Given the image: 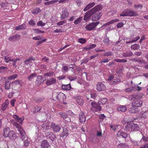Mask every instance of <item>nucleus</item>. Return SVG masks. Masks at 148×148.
<instances>
[{"instance_id": "4d7b16f0", "label": "nucleus", "mask_w": 148, "mask_h": 148, "mask_svg": "<svg viewBox=\"0 0 148 148\" xmlns=\"http://www.w3.org/2000/svg\"><path fill=\"white\" fill-rule=\"evenodd\" d=\"M45 25V23H43V22L42 21H38L37 23V25L38 26H43Z\"/></svg>"}, {"instance_id": "f257e3e1", "label": "nucleus", "mask_w": 148, "mask_h": 148, "mask_svg": "<svg viewBox=\"0 0 148 148\" xmlns=\"http://www.w3.org/2000/svg\"><path fill=\"white\" fill-rule=\"evenodd\" d=\"M140 129L139 126L137 124L133 123L128 124L125 126L124 130L127 132H129L130 131H137Z\"/></svg>"}, {"instance_id": "dca6fc26", "label": "nucleus", "mask_w": 148, "mask_h": 148, "mask_svg": "<svg viewBox=\"0 0 148 148\" xmlns=\"http://www.w3.org/2000/svg\"><path fill=\"white\" fill-rule=\"evenodd\" d=\"M21 36L18 34H16L14 35L10 36L8 38L9 40L10 41H14L16 40H18L20 39Z\"/></svg>"}, {"instance_id": "338daca9", "label": "nucleus", "mask_w": 148, "mask_h": 148, "mask_svg": "<svg viewBox=\"0 0 148 148\" xmlns=\"http://www.w3.org/2000/svg\"><path fill=\"white\" fill-rule=\"evenodd\" d=\"M107 99L106 98H102L101 100V102L103 104H104L107 102Z\"/></svg>"}, {"instance_id": "412c9836", "label": "nucleus", "mask_w": 148, "mask_h": 148, "mask_svg": "<svg viewBox=\"0 0 148 148\" xmlns=\"http://www.w3.org/2000/svg\"><path fill=\"white\" fill-rule=\"evenodd\" d=\"M11 131L10 130V128L9 127H5L3 129V136L5 137H8V135L10 133V132Z\"/></svg>"}, {"instance_id": "20e7f679", "label": "nucleus", "mask_w": 148, "mask_h": 148, "mask_svg": "<svg viewBox=\"0 0 148 148\" xmlns=\"http://www.w3.org/2000/svg\"><path fill=\"white\" fill-rule=\"evenodd\" d=\"M99 23V21L92 23L86 25L85 28L88 31L92 30L95 29L96 27Z\"/></svg>"}, {"instance_id": "5701e85b", "label": "nucleus", "mask_w": 148, "mask_h": 148, "mask_svg": "<svg viewBox=\"0 0 148 148\" xmlns=\"http://www.w3.org/2000/svg\"><path fill=\"white\" fill-rule=\"evenodd\" d=\"M129 97L131 99L134 100L135 99H140L142 98V96L139 95L134 94L131 95H130Z\"/></svg>"}, {"instance_id": "2f4dec72", "label": "nucleus", "mask_w": 148, "mask_h": 148, "mask_svg": "<svg viewBox=\"0 0 148 148\" xmlns=\"http://www.w3.org/2000/svg\"><path fill=\"white\" fill-rule=\"evenodd\" d=\"M77 103L79 105L82 106L84 104V101L81 98L80 96H78L76 98Z\"/></svg>"}, {"instance_id": "9b49d317", "label": "nucleus", "mask_w": 148, "mask_h": 148, "mask_svg": "<svg viewBox=\"0 0 148 148\" xmlns=\"http://www.w3.org/2000/svg\"><path fill=\"white\" fill-rule=\"evenodd\" d=\"M103 9V6L101 4H99L95 6L94 8L91 9L94 14L95 12L101 11Z\"/></svg>"}, {"instance_id": "e433bc0d", "label": "nucleus", "mask_w": 148, "mask_h": 148, "mask_svg": "<svg viewBox=\"0 0 148 148\" xmlns=\"http://www.w3.org/2000/svg\"><path fill=\"white\" fill-rule=\"evenodd\" d=\"M96 45L94 44H91L89 46H86L84 48V49L86 50H90L91 49L95 48L96 47Z\"/></svg>"}, {"instance_id": "7c9ffc66", "label": "nucleus", "mask_w": 148, "mask_h": 148, "mask_svg": "<svg viewBox=\"0 0 148 148\" xmlns=\"http://www.w3.org/2000/svg\"><path fill=\"white\" fill-rule=\"evenodd\" d=\"M117 110L119 111L125 112L127 110V107L125 106L120 105L117 108Z\"/></svg>"}, {"instance_id": "c03bdc74", "label": "nucleus", "mask_w": 148, "mask_h": 148, "mask_svg": "<svg viewBox=\"0 0 148 148\" xmlns=\"http://www.w3.org/2000/svg\"><path fill=\"white\" fill-rule=\"evenodd\" d=\"M4 58L5 61L6 63H9L10 61H12L13 60H12V57H6L5 56H4Z\"/></svg>"}, {"instance_id": "09e8293b", "label": "nucleus", "mask_w": 148, "mask_h": 148, "mask_svg": "<svg viewBox=\"0 0 148 148\" xmlns=\"http://www.w3.org/2000/svg\"><path fill=\"white\" fill-rule=\"evenodd\" d=\"M12 60H13L12 61V65L13 66L16 67V63L17 61L20 60V59L18 58H16L15 59L12 58Z\"/></svg>"}, {"instance_id": "b1692460", "label": "nucleus", "mask_w": 148, "mask_h": 148, "mask_svg": "<svg viewBox=\"0 0 148 148\" xmlns=\"http://www.w3.org/2000/svg\"><path fill=\"white\" fill-rule=\"evenodd\" d=\"M95 5V2H92L89 3L84 9L83 11L84 12H86L89 9L94 6Z\"/></svg>"}, {"instance_id": "37998d69", "label": "nucleus", "mask_w": 148, "mask_h": 148, "mask_svg": "<svg viewBox=\"0 0 148 148\" xmlns=\"http://www.w3.org/2000/svg\"><path fill=\"white\" fill-rule=\"evenodd\" d=\"M58 0H54L44 3L45 5H50L53 4L55 2L58 1Z\"/></svg>"}, {"instance_id": "a18cd8bd", "label": "nucleus", "mask_w": 148, "mask_h": 148, "mask_svg": "<svg viewBox=\"0 0 148 148\" xmlns=\"http://www.w3.org/2000/svg\"><path fill=\"white\" fill-rule=\"evenodd\" d=\"M49 126V124L48 123H44L41 125V127L43 129H47Z\"/></svg>"}, {"instance_id": "72a5a7b5", "label": "nucleus", "mask_w": 148, "mask_h": 148, "mask_svg": "<svg viewBox=\"0 0 148 148\" xmlns=\"http://www.w3.org/2000/svg\"><path fill=\"white\" fill-rule=\"evenodd\" d=\"M136 90V88L133 87H131L129 88H126L125 91L126 92H131L135 91Z\"/></svg>"}, {"instance_id": "052dcab7", "label": "nucleus", "mask_w": 148, "mask_h": 148, "mask_svg": "<svg viewBox=\"0 0 148 148\" xmlns=\"http://www.w3.org/2000/svg\"><path fill=\"white\" fill-rule=\"evenodd\" d=\"M29 24L32 26H34L36 25L35 21L33 20H31L28 22Z\"/></svg>"}, {"instance_id": "6ab92c4d", "label": "nucleus", "mask_w": 148, "mask_h": 148, "mask_svg": "<svg viewBox=\"0 0 148 148\" xmlns=\"http://www.w3.org/2000/svg\"><path fill=\"white\" fill-rule=\"evenodd\" d=\"M79 122L81 123H83L86 121V118L84 113L82 112L79 114Z\"/></svg>"}, {"instance_id": "1a4fd4ad", "label": "nucleus", "mask_w": 148, "mask_h": 148, "mask_svg": "<svg viewBox=\"0 0 148 148\" xmlns=\"http://www.w3.org/2000/svg\"><path fill=\"white\" fill-rule=\"evenodd\" d=\"M69 14V13L67 9H65L62 12V14H61V16L60 17V19H65L68 17Z\"/></svg>"}, {"instance_id": "69168bd1", "label": "nucleus", "mask_w": 148, "mask_h": 148, "mask_svg": "<svg viewBox=\"0 0 148 148\" xmlns=\"http://www.w3.org/2000/svg\"><path fill=\"white\" fill-rule=\"evenodd\" d=\"M134 7L136 9H141L143 7V5L140 4H138L137 5L135 4L134 5Z\"/></svg>"}, {"instance_id": "c9c22d12", "label": "nucleus", "mask_w": 148, "mask_h": 148, "mask_svg": "<svg viewBox=\"0 0 148 148\" xmlns=\"http://www.w3.org/2000/svg\"><path fill=\"white\" fill-rule=\"evenodd\" d=\"M68 131L66 129H63V131L60 134V136L63 138L64 136H66L68 135Z\"/></svg>"}, {"instance_id": "49530a36", "label": "nucleus", "mask_w": 148, "mask_h": 148, "mask_svg": "<svg viewBox=\"0 0 148 148\" xmlns=\"http://www.w3.org/2000/svg\"><path fill=\"white\" fill-rule=\"evenodd\" d=\"M8 68L5 66H2L0 67V73H4L7 71Z\"/></svg>"}, {"instance_id": "0eeeda50", "label": "nucleus", "mask_w": 148, "mask_h": 148, "mask_svg": "<svg viewBox=\"0 0 148 148\" xmlns=\"http://www.w3.org/2000/svg\"><path fill=\"white\" fill-rule=\"evenodd\" d=\"M56 98L60 102L63 101L66 99L65 95L62 92H60L57 95Z\"/></svg>"}, {"instance_id": "8fccbe9b", "label": "nucleus", "mask_w": 148, "mask_h": 148, "mask_svg": "<svg viewBox=\"0 0 148 148\" xmlns=\"http://www.w3.org/2000/svg\"><path fill=\"white\" fill-rule=\"evenodd\" d=\"M82 19V17H79L77 20L74 21V23L76 25L78 24L81 22Z\"/></svg>"}, {"instance_id": "e2e57ef3", "label": "nucleus", "mask_w": 148, "mask_h": 148, "mask_svg": "<svg viewBox=\"0 0 148 148\" xmlns=\"http://www.w3.org/2000/svg\"><path fill=\"white\" fill-rule=\"evenodd\" d=\"M124 25V24L123 23L121 22L117 24L116 26L118 28H120L123 27Z\"/></svg>"}, {"instance_id": "4c0bfd02", "label": "nucleus", "mask_w": 148, "mask_h": 148, "mask_svg": "<svg viewBox=\"0 0 148 148\" xmlns=\"http://www.w3.org/2000/svg\"><path fill=\"white\" fill-rule=\"evenodd\" d=\"M44 75L45 76L47 77H50L55 76V75L54 72L52 71H50L48 73H45L44 74Z\"/></svg>"}, {"instance_id": "c756f323", "label": "nucleus", "mask_w": 148, "mask_h": 148, "mask_svg": "<svg viewBox=\"0 0 148 148\" xmlns=\"http://www.w3.org/2000/svg\"><path fill=\"white\" fill-rule=\"evenodd\" d=\"M26 28V26L25 23H23L22 24L17 26L15 27V29L16 30H18L21 29H25Z\"/></svg>"}, {"instance_id": "79ce46f5", "label": "nucleus", "mask_w": 148, "mask_h": 148, "mask_svg": "<svg viewBox=\"0 0 148 148\" xmlns=\"http://www.w3.org/2000/svg\"><path fill=\"white\" fill-rule=\"evenodd\" d=\"M128 146L125 144L120 143L117 145V148H128Z\"/></svg>"}, {"instance_id": "5fc2aeb1", "label": "nucleus", "mask_w": 148, "mask_h": 148, "mask_svg": "<svg viewBox=\"0 0 148 148\" xmlns=\"http://www.w3.org/2000/svg\"><path fill=\"white\" fill-rule=\"evenodd\" d=\"M34 100L37 102L39 103L43 100V99L41 97H38L34 99Z\"/></svg>"}, {"instance_id": "f3484780", "label": "nucleus", "mask_w": 148, "mask_h": 148, "mask_svg": "<svg viewBox=\"0 0 148 148\" xmlns=\"http://www.w3.org/2000/svg\"><path fill=\"white\" fill-rule=\"evenodd\" d=\"M56 80L55 78H51L46 81V84L47 86H49L56 83Z\"/></svg>"}, {"instance_id": "7ed1b4c3", "label": "nucleus", "mask_w": 148, "mask_h": 148, "mask_svg": "<svg viewBox=\"0 0 148 148\" xmlns=\"http://www.w3.org/2000/svg\"><path fill=\"white\" fill-rule=\"evenodd\" d=\"M21 133V139L22 141H24V145L23 147V148L24 147H27L30 143V141L29 139L28 138V137L26 135L25 133Z\"/></svg>"}, {"instance_id": "bf43d9fd", "label": "nucleus", "mask_w": 148, "mask_h": 148, "mask_svg": "<svg viewBox=\"0 0 148 148\" xmlns=\"http://www.w3.org/2000/svg\"><path fill=\"white\" fill-rule=\"evenodd\" d=\"M113 55V53L110 51L107 52L103 54V56H110Z\"/></svg>"}, {"instance_id": "39448f33", "label": "nucleus", "mask_w": 148, "mask_h": 148, "mask_svg": "<svg viewBox=\"0 0 148 148\" xmlns=\"http://www.w3.org/2000/svg\"><path fill=\"white\" fill-rule=\"evenodd\" d=\"M94 14L91 9L88 10L85 14L84 17V20L85 21L89 20L91 16Z\"/></svg>"}, {"instance_id": "de8ad7c7", "label": "nucleus", "mask_w": 148, "mask_h": 148, "mask_svg": "<svg viewBox=\"0 0 148 148\" xmlns=\"http://www.w3.org/2000/svg\"><path fill=\"white\" fill-rule=\"evenodd\" d=\"M94 108L95 111L97 112L98 111H100L101 110V107L99 104H98Z\"/></svg>"}, {"instance_id": "4be33fe9", "label": "nucleus", "mask_w": 148, "mask_h": 148, "mask_svg": "<svg viewBox=\"0 0 148 148\" xmlns=\"http://www.w3.org/2000/svg\"><path fill=\"white\" fill-rule=\"evenodd\" d=\"M11 88L10 82L8 79H6L4 82V88L6 90H9Z\"/></svg>"}, {"instance_id": "a878e982", "label": "nucleus", "mask_w": 148, "mask_h": 148, "mask_svg": "<svg viewBox=\"0 0 148 148\" xmlns=\"http://www.w3.org/2000/svg\"><path fill=\"white\" fill-rule=\"evenodd\" d=\"M42 78L43 77L41 75H39L37 76V79L36 82L37 85L39 86L43 82V81L42 82Z\"/></svg>"}, {"instance_id": "6e6d98bb", "label": "nucleus", "mask_w": 148, "mask_h": 148, "mask_svg": "<svg viewBox=\"0 0 148 148\" xmlns=\"http://www.w3.org/2000/svg\"><path fill=\"white\" fill-rule=\"evenodd\" d=\"M60 114L61 116L64 119L67 117L68 115L65 113L60 112Z\"/></svg>"}, {"instance_id": "3c124183", "label": "nucleus", "mask_w": 148, "mask_h": 148, "mask_svg": "<svg viewBox=\"0 0 148 148\" xmlns=\"http://www.w3.org/2000/svg\"><path fill=\"white\" fill-rule=\"evenodd\" d=\"M103 41L105 44L107 45L109 44L110 40L108 38L106 37L104 39Z\"/></svg>"}, {"instance_id": "680f3d73", "label": "nucleus", "mask_w": 148, "mask_h": 148, "mask_svg": "<svg viewBox=\"0 0 148 148\" xmlns=\"http://www.w3.org/2000/svg\"><path fill=\"white\" fill-rule=\"evenodd\" d=\"M42 38L40 36H35L32 38V39L35 40H38L42 39Z\"/></svg>"}, {"instance_id": "f704fd0d", "label": "nucleus", "mask_w": 148, "mask_h": 148, "mask_svg": "<svg viewBox=\"0 0 148 148\" xmlns=\"http://www.w3.org/2000/svg\"><path fill=\"white\" fill-rule=\"evenodd\" d=\"M133 55V53L131 51L123 53L122 54V55L124 57H131Z\"/></svg>"}, {"instance_id": "603ef678", "label": "nucleus", "mask_w": 148, "mask_h": 148, "mask_svg": "<svg viewBox=\"0 0 148 148\" xmlns=\"http://www.w3.org/2000/svg\"><path fill=\"white\" fill-rule=\"evenodd\" d=\"M18 76V75L16 74H15L14 75H13L12 76H9L8 77V79H10V80H13L14 79L16 78H17Z\"/></svg>"}, {"instance_id": "473e14b6", "label": "nucleus", "mask_w": 148, "mask_h": 148, "mask_svg": "<svg viewBox=\"0 0 148 148\" xmlns=\"http://www.w3.org/2000/svg\"><path fill=\"white\" fill-rule=\"evenodd\" d=\"M119 21V20L118 19H113V20H111L110 21H109V22H108L107 23H106V24H103L102 26L101 27H102L105 26H106L107 25H109L113 23L114 22H116L117 21Z\"/></svg>"}, {"instance_id": "423d86ee", "label": "nucleus", "mask_w": 148, "mask_h": 148, "mask_svg": "<svg viewBox=\"0 0 148 148\" xmlns=\"http://www.w3.org/2000/svg\"><path fill=\"white\" fill-rule=\"evenodd\" d=\"M53 131L55 132H59L61 129V127L59 124H56L54 123H52L50 126Z\"/></svg>"}, {"instance_id": "13d9d810", "label": "nucleus", "mask_w": 148, "mask_h": 148, "mask_svg": "<svg viewBox=\"0 0 148 148\" xmlns=\"http://www.w3.org/2000/svg\"><path fill=\"white\" fill-rule=\"evenodd\" d=\"M86 42L85 39L82 38H80L78 39V42L81 44L85 43Z\"/></svg>"}, {"instance_id": "ea45409f", "label": "nucleus", "mask_w": 148, "mask_h": 148, "mask_svg": "<svg viewBox=\"0 0 148 148\" xmlns=\"http://www.w3.org/2000/svg\"><path fill=\"white\" fill-rule=\"evenodd\" d=\"M140 46L138 44H134L131 46V49L134 50H137L140 48Z\"/></svg>"}, {"instance_id": "a211bd4d", "label": "nucleus", "mask_w": 148, "mask_h": 148, "mask_svg": "<svg viewBox=\"0 0 148 148\" xmlns=\"http://www.w3.org/2000/svg\"><path fill=\"white\" fill-rule=\"evenodd\" d=\"M13 125L16 127V128H17L19 132V133L21 135L22 134L21 133L25 132L24 130L21 127V126L17 123L16 122L14 123H13Z\"/></svg>"}, {"instance_id": "58836bf2", "label": "nucleus", "mask_w": 148, "mask_h": 148, "mask_svg": "<svg viewBox=\"0 0 148 148\" xmlns=\"http://www.w3.org/2000/svg\"><path fill=\"white\" fill-rule=\"evenodd\" d=\"M41 12V10L39 8L36 7L34 9L33 11L32 12V13L34 14H36Z\"/></svg>"}, {"instance_id": "bb28decb", "label": "nucleus", "mask_w": 148, "mask_h": 148, "mask_svg": "<svg viewBox=\"0 0 148 148\" xmlns=\"http://www.w3.org/2000/svg\"><path fill=\"white\" fill-rule=\"evenodd\" d=\"M61 87L63 90L66 91L69 90L71 89H73L71 87V86L70 84L67 85L63 84Z\"/></svg>"}, {"instance_id": "4468645a", "label": "nucleus", "mask_w": 148, "mask_h": 148, "mask_svg": "<svg viewBox=\"0 0 148 148\" xmlns=\"http://www.w3.org/2000/svg\"><path fill=\"white\" fill-rule=\"evenodd\" d=\"M130 60L132 61L133 62H137L140 64L144 63L145 62L144 60L142 58H132Z\"/></svg>"}, {"instance_id": "cd10ccee", "label": "nucleus", "mask_w": 148, "mask_h": 148, "mask_svg": "<svg viewBox=\"0 0 148 148\" xmlns=\"http://www.w3.org/2000/svg\"><path fill=\"white\" fill-rule=\"evenodd\" d=\"M14 118L16 120V121L20 124H21L24 119V118H21L17 115L14 114L13 115Z\"/></svg>"}, {"instance_id": "2eb2a0df", "label": "nucleus", "mask_w": 148, "mask_h": 148, "mask_svg": "<svg viewBox=\"0 0 148 148\" xmlns=\"http://www.w3.org/2000/svg\"><path fill=\"white\" fill-rule=\"evenodd\" d=\"M142 102L140 100L135 101L134 102H133L132 105L133 107L134 108L135 107H141L142 105Z\"/></svg>"}, {"instance_id": "f03ea898", "label": "nucleus", "mask_w": 148, "mask_h": 148, "mask_svg": "<svg viewBox=\"0 0 148 148\" xmlns=\"http://www.w3.org/2000/svg\"><path fill=\"white\" fill-rule=\"evenodd\" d=\"M120 15L121 16H138V14L136 12L129 9H127L124 12H121Z\"/></svg>"}, {"instance_id": "0e129e2a", "label": "nucleus", "mask_w": 148, "mask_h": 148, "mask_svg": "<svg viewBox=\"0 0 148 148\" xmlns=\"http://www.w3.org/2000/svg\"><path fill=\"white\" fill-rule=\"evenodd\" d=\"M68 78L70 81H73L76 79L77 77H73L72 76H70L68 77Z\"/></svg>"}, {"instance_id": "c85d7f7f", "label": "nucleus", "mask_w": 148, "mask_h": 148, "mask_svg": "<svg viewBox=\"0 0 148 148\" xmlns=\"http://www.w3.org/2000/svg\"><path fill=\"white\" fill-rule=\"evenodd\" d=\"M9 104V101L8 100H6L5 102L3 103L1 106V109L3 111L5 110L8 106Z\"/></svg>"}, {"instance_id": "9d476101", "label": "nucleus", "mask_w": 148, "mask_h": 148, "mask_svg": "<svg viewBox=\"0 0 148 148\" xmlns=\"http://www.w3.org/2000/svg\"><path fill=\"white\" fill-rule=\"evenodd\" d=\"M102 16V14L101 12L95 13L92 16V20L93 21H96L99 20Z\"/></svg>"}, {"instance_id": "ddd939ff", "label": "nucleus", "mask_w": 148, "mask_h": 148, "mask_svg": "<svg viewBox=\"0 0 148 148\" xmlns=\"http://www.w3.org/2000/svg\"><path fill=\"white\" fill-rule=\"evenodd\" d=\"M35 60V58L34 57H30L25 59L23 62L27 65H30V64L32 62V61Z\"/></svg>"}, {"instance_id": "f8f14e48", "label": "nucleus", "mask_w": 148, "mask_h": 148, "mask_svg": "<svg viewBox=\"0 0 148 148\" xmlns=\"http://www.w3.org/2000/svg\"><path fill=\"white\" fill-rule=\"evenodd\" d=\"M45 135L47 138L50 139L52 140H53L56 137L54 133L51 132H46Z\"/></svg>"}, {"instance_id": "774afa93", "label": "nucleus", "mask_w": 148, "mask_h": 148, "mask_svg": "<svg viewBox=\"0 0 148 148\" xmlns=\"http://www.w3.org/2000/svg\"><path fill=\"white\" fill-rule=\"evenodd\" d=\"M129 111L130 113H136V111L135 109L130 108L129 109Z\"/></svg>"}, {"instance_id": "864d4df0", "label": "nucleus", "mask_w": 148, "mask_h": 148, "mask_svg": "<svg viewBox=\"0 0 148 148\" xmlns=\"http://www.w3.org/2000/svg\"><path fill=\"white\" fill-rule=\"evenodd\" d=\"M66 23V20H65L63 21H60L57 23V25L59 26L60 25H63L64 24H65Z\"/></svg>"}, {"instance_id": "6e6552de", "label": "nucleus", "mask_w": 148, "mask_h": 148, "mask_svg": "<svg viewBox=\"0 0 148 148\" xmlns=\"http://www.w3.org/2000/svg\"><path fill=\"white\" fill-rule=\"evenodd\" d=\"M96 89L99 91H102L106 90V86L102 83L99 82L96 85Z\"/></svg>"}, {"instance_id": "a19ab883", "label": "nucleus", "mask_w": 148, "mask_h": 148, "mask_svg": "<svg viewBox=\"0 0 148 148\" xmlns=\"http://www.w3.org/2000/svg\"><path fill=\"white\" fill-rule=\"evenodd\" d=\"M37 75V74L35 73H34L31 74L27 78L30 81H32L34 77H36Z\"/></svg>"}, {"instance_id": "aec40b11", "label": "nucleus", "mask_w": 148, "mask_h": 148, "mask_svg": "<svg viewBox=\"0 0 148 148\" xmlns=\"http://www.w3.org/2000/svg\"><path fill=\"white\" fill-rule=\"evenodd\" d=\"M16 135V133L14 131H11L10 132L8 137L11 140L15 139L17 137Z\"/></svg>"}, {"instance_id": "393cba45", "label": "nucleus", "mask_w": 148, "mask_h": 148, "mask_svg": "<svg viewBox=\"0 0 148 148\" xmlns=\"http://www.w3.org/2000/svg\"><path fill=\"white\" fill-rule=\"evenodd\" d=\"M117 137H121L124 138H126L127 137L128 134L123 132H121L119 131L117 132Z\"/></svg>"}]
</instances>
